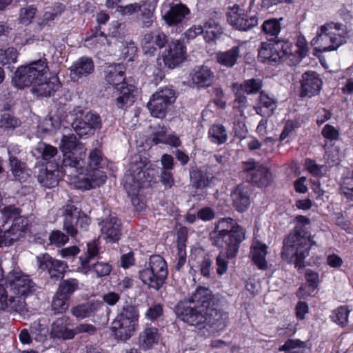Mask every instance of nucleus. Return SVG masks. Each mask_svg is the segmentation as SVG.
<instances>
[{
	"mask_svg": "<svg viewBox=\"0 0 353 353\" xmlns=\"http://www.w3.org/2000/svg\"><path fill=\"white\" fill-rule=\"evenodd\" d=\"M101 236L109 243L117 241L121 234V223L116 216H109L101 222Z\"/></svg>",
	"mask_w": 353,
	"mask_h": 353,
	"instance_id": "nucleus-20",
	"label": "nucleus"
},
{
	"mask_svg": "<svg viewBox=\"0 0 353 353\" xmlns=\"http://www.w3.org/2000/svg\"><path fill=\"white\" fill-rule=\"evenodd\" d=\"M227 21L234 28L247 31L258 24L256 16L248 15L239 5L229 7L227 11Z\"/></svg>",
	"mask_w": 353,
	"mask_h": 353,
	"instance_id": "nucleus-12",
	"label": "nucleus"
},
{
	"mask_svg": "<svg viewBox=\"0 0 353 353\" xmlns=\"http://www.w3.org/2000/svg\"><path fill=\"white\" fill-rule=\"evenodd\" d=\"M68 317H61L56 320L52 325L51 335L57 339L63 340L74 338V330L68 328Z\"/></svg>",
	"mask_w": 353,
	"mask_h": 353,
	"instance_id": "nucleus-31",
	"label": "nucleus"
},
{
	"mask_svg": "<svg viewBox=\"0 0 353 353\" xmlns=\"http://www.w3.org/2000/svg\"><path fill=\"white\" fill-rule=\"evenodd\" d=\"M160 339V334L154 327H146L139 334L138 345L143 350H148L157 344Z\"/></svg>",
	"mask_w": 353,
	"mask_h": 353,
	"instance_id": "nucleus-25",
	"label": "nucleus"
},
{
	"mask_svg": "<svg viewBox=\"0 0 353 353\" xmlns=\"http://www.w3.org/2000/svg\"><path fill=\"white\" fill-rule=\"evenodd\" d=\"M90 223V218L84 213L78 211L74 205H68L66 206L63 214V229L70 236H76L77 234V226L83 230H86Z\"/></svg>",
	"mask_w": 353,
	"mask_h": 353,
	"instance_id": "nucleus-11",
	"label": "nucleus"
},
{
	"mask_svg": "<svg viewBox=\"0 0 353 353\" xmlns=\"http://www.w3.org/2000/svg\"><path fill=\"white\" fill-rule=\"evenodd\" d=\"M345 33V28L341 24L327 23L320 27L316 37L312 40V44L318 52L335 50L346 41L347 33Z\"/></svg>",
	"mask_w": 353,
	"mask_h": 353,
	"instance_id": "nucleus-5",
	"label": "nucleus"
},
{
	"mask_svg": "<svg viewBox=\"0 0 353 353\" xmlns=\"http://www.w3.org/2000/svg\"><path fill=\"white\" fill-rule=\"evenodd\" d=\"M6 283H8L14 293L18 295L17 297L20 298L28 296L34 290V283L29 276L19 269H14L8 273Z\"/></svg>",
	"mask_w": 353,
	"mask_h": 353,
	"instance_id": "nucleus-13",
	"label": "nucleus"
},
{
	"mask_svg": "<svg viewBox=\"0 0 353 353\" xmlns=\"http://www.w3.org/2000/svg\"><path fill=\"white\" fill-rule=\"evenodd\" d=\"M37 261L39 268L47 270L52 278L61 277L68 268L66 263L54 259L48 254L37 256Z\"/></svg>",
	"mask_w": 353,
	"mask_h": 353,
	"instance_id": "nucleus-19",
	"label": "nucleus"
},
{
	"mask_svg": "<svg viewBox=\"0 0 353 353\" xmlns=\"http://www.w3.org/2000/svg\"><path fill=\"white\" fill-rule=\"evenodd\" d=\"M9 160L11 170L15 179L19 181L23 179L26 175L24 164L17 158L11 155H10Z\"/></svg>",
	"mask_w": 353,
	"mask_h": 353,
	"instance_id": "nucleus-50",
	"label": "nucleus"
},
{
	"mask_svg": "<svg viewBox=\"0 0 353 353\" xmlns=\"http://www.w3.org/2000/svg\"><path fill=\"white\" fill-rule=\"evenodd\" d=\"M208 134L211 141L217 144L225 143L228 139L226 130L222 125H212Z\"/></svg>",
	"mask_w": 353,
	"mask_h": 353,
	"instance_id": "nucleus-45",
	"label": "nucleus"
},
{
	"mask_svg": "<svg viewBox=\"0 0 353 353\" xmlns=\"http://www.w3.org/2000/svg\"><path fill=\"white\" fill-rule=\"evenodd\" d=\"M60 148L63 153L77 152L85 154V148L77 141L74 134H68L62 137Z\"/></svg>",
	"mask_w": 353,
	"mask_h": 353,
	"instance_id": "nucleus-37",
	"label": "nucleus"
},
{
	"mask_svg": "<svg viewBox=\"0 0 353 353\" xmlns=\"http://www.w3.org/2000/svg\"><path fill=\"white\" fill-rule=\"evenodd\" d=\"M140 11L141 13L139 21L141 26L146 28L151 27L154 21V8L150 6H147L144 3Z\"/></svg>",
	"mask_w": 353,
	"mask_h": 353,
	"instance_id": "nucleus-47",
	"label": "nucleus"
},
{
	"mask_svg": "<svg viewBox=\"0 0 353 353\" xmlns=\"http://www.w3.org/2000/svg\"><path fill=\"white\" fill-rule=\"evenodd\" d=\"M87 246L88 250L84 258L80 257L81 266L79 268V271L84 274H87L91 270L89 263L99 254V248L95 242H90L87 244Z\"/></svg>",
	"mask_w": 353,
	"mask_h": 353,
	"instance_id": "nucleus-38",
	"label": "nucleus"
},
{
	"mask_svg": "<svg viewBox=\"0 0 353 353\" xmlns=\"http://www.w3.org/2000/svg\"><path fill=\"white\" fill-rule=\"evenodd\" d=\"M307 283L312 292H313L317 287L319 283V277L317 272L311 270H307L305 274Z\"/></svg>",
	"mask_w": 353,
	"mask_h": 353,
	"instance_id": "nucleus-62",
	"label": "nucleus"
},
{
	"mask_svg": "<svg viewBox=\"0 0 353 353\" xmlns=\"http://www.w3.org/2000/svg\"><path fill=\"white\" fill-rule=\"evenodd\" d=\"M5 312L23 315L28 310L23 299L9 296L4 285L0 283V313Z\"/></svg>",
	"mask_w": 353,
	"mask_h": 353,
	"instance_id": "nucleus-16",
	"label": "nucleus"
},
{
	"mask_svg": "<svg viewBox=\"0 0 353 353\" xmlns=\"http://www.w3.org/2000/svg\"><path fill=\"white\" fill-rule=\"evenodd\" d=\"M165 261L160 255H153L150 258L148 267L139 271V278L149 288L159 290L168 276Z\"/></svg>",
	"mask_w": 353,
	"mask_h": 353,
	"instance_id": "nucleus-8",
	"label": "nucleus"
},
{
	"mask_svg": "<svg viewBox=\"0 0 353 353\" xmlns=\"http://www.w3.org/2000/svg\"><path fill=\"white\" fill-rule=\"evenodd\" d=\"M37 12V9L33 6L23 8L20 10L19 19L21 23L28 25L30 23L32 19Z\"/></svg>",
	"mask_w": 353,
	"mask_h": 353,
	"instance_id": "nucleus-56",
	"label": "nucleus"
},
{
	"mask_svg": "<svg viewBox=\"0 0 353 353\" xmlns=\"http://www.w3.org/2000/svg\"><path fill=\"white\" fill-rule=\"evenodd\" d=\"M165 66L172 69L180 65L186 58V48L179 40H172L161 55Z\"/></svg>",
	"mask_w": 353,
	"mask_h": 353,
	"instance_id": "nucleus-15",
	"label": "nucleus"
},
{
	"mask_svg": "<svg viewBox=\"0 0 353 353\" xmlns=\"http://www.w3.org/2000/svg\"><path fill=\"white\" fill-rule=\"evenodd\" d=\"M190 177L194 185L197 188L208 186L213 179V176L207 170H194L190 172Z\"/></svg>",
	"mask_w": 353,
	"mask_h": 353,
	"instance_id": "nucleus-40",
	"label": "nucleus"
},
{
	"mask_svg": "<svg viewBox=\"0 0 353 353\" xmlns=\"http://www.w3.org/2000/svg\"><path fill=\"white\" fill-rule=\"evenodd\" d=\"M243 170L246 173L247 180L259 187H265L271 181L272 175L268 169L255 161L245 162Z\"/></svg>",
	"mask_w": 353,
	"mask_h": 353,
	"instance_id": "nucleus-14",
	"label": "nucleus"
},
{
	"mask_svg": "<svg viewBox=\"0 0 353 353\" xmlns=\"http://www.w3.org/2000/svg\"><path fill=\"white\" fill-rule=\"evenodd\" d=\"M307 51V46L303 38H299L295 46L292 44V54L288 55V59L293 63H299Z\"/></svg>",
	"mask_w": 353,
	"mask_h": 353,
	"instance_id": "nucleus-42",
	"label": "nucleus"
},
{
	"mask_svg": "<svg viewBox=\"0 0 353 353\" xmlns=\"http://www.w3.org/2000/svg\"><path fill=\"white\" fill-rule=\"evenodd\" d=\"M276 107V100L266 92H260L259 105L255 108L258 114L263 117H269L273 114Z\"/></svg>",
	"mask_w": 353,
	"mask_h": 353,
	"instance_id": "nucleus-34",
	"label": "nucleus"
},
{
	"mask_svg": "<svg viewBox=\"0 0 353 353\" xmlns=\"http://www.w3.org/2000/svg\"><path fill=\"white\" fill-rule=\"evenodd\" d=\"M83 118L85 122L90 127L92 134L95 130H99L101 128V120L98 114L90 112L86 113Z\"/></svg>",
	"mask_w": 353,
	"mask_h": 353,
	"instance_id": "nucleus-57",
	"label": "nucleus"
},
{
	"mask_svg": "<svg viewBox=\"0 0 353 353\" xmlns=\"http://www.w3.org/2000/svg\"><path fill=\"white\" fill-rule=\"evenodd\" d=\"M208 310V311L205 312V314L206 315L205 323L212 326H215L219 330L224 329L228 321V313L217 310L213 307Z\"/></svg>",
	"mask_w": 353,
	"mask_h": 353,
	"instance_id": "nucleus-35",
	"label": "nucleus"
},
{
	"mask_svg": "<svg viewBox=\"0 0 353 353\" xmlns=\"http://www.w3.org/2000/svg\"><path fill=\"white\" fill-rule=\"evenodd\" d=\"M103 160L101 151L98 148H94L90 152L88 158V164L90 168H95L101 164Z\"/></svg>",
	"mask_w": 353,
	"mask_h": 353,
	"instance_id": "nucleus-61",
	"label": "nucleus"
},
{
	"mask_svg": "<svg viewBox=\"0 0 353 353\" xmlns=\"http://www.w3.org/2000/svg\"><path fill=\"white\" fill-rule=\"evenodd\" d=\"M19 52L14 48H8L6 50H0V63L10 65L15 63L17 61Z\"/></svg>",
	"mask_w": 353,
	"mask_h": 353,
	"instance_id": "nucleus-49",
	"label": "nucleus"
},
{
	"mask_svg": "<svg viewBox=\"0 0 353 353\" xmlns=\"http://www.w3.org/2000/svg\"><path fill=\"white\" fill-rule=\"evenodd\" d=\"M292 54V43L288 41L263 42L259 50V58L263 62L287 61L288 55Z\"/></svg>",
	"mask_w": 353,
	"mask_h": 353,
	"instance_id": "nucleus-9",
	"label": "nucleus"
},
{
	"mask_svg": "<svg viewBox=\"0 0 353 353\" xmlns=\"http://www.w3.org/2000/svg\"><path fill=\"white\" fill-rule=\"evenodd\" d=\"M37 179L43 186L48 188H54L58 184L57 171L42 169L38 174Z\"/></svg>",
	"mask_w": 353,
	"mask_h": 353,
	"instance_id": "nucleus-41",
	"label": "nucleus"
},
{
	"mask_svg": "<svg viewBox=\"0 0 353 353\" xmlns=\"http://www.w3.org/2000/svg\"><path fill=\"white\" fill-rule=\"evenodd\" d=\"M49 74L46 60L39 59L19 67L12 77V83L17 88L22 89L33 85L36 81Z\"/></svg>",
	"mask_w": 353,
	"mask_h": 353,
	"instance_id": "nucleus-6",
	"label": "nucleus"
},
{
	"mask_svg": "<svg viewBox=\"0 0 353 353\" xmlns=\"http://www.w3.org/2000/svg\"><path fill=\"white\" fill-rule=\"evenodd\" d=\"M239 54L240 48L234 46L226 51L219 52L216 55V61L223 66L232 68L236 64Z\"/></svg>",
	"mask_w": 353,
	"mask_h": 353,
	"instance_id": "nucleus-36",
	"label": "nucleus"
},
{
	"mask_svg": "<svg viewBox=\"0 0 353 353\" xmlns=\"http://www.w3.org/2000/svg\"><path fill=\"white\" fill-rule=\"evenodd\" d=\"M159 178L165 188H171L174 185V179L171 170H163Z\"/></svg>",
	"mask_w": 353,
	"mask_h": 353,
	"instance_id": "nucleus-64",
	"label": "nucleus"
},
{
	"mask_svg": "<svg viewBox=\"0 0 353 353\" xmlns=\"http://www.w3.org/2000/svg\"><path fill=\"white\" fill-rule=\"evenodd\" d=\"M316 245L310 234L301 230L296 229L284 240L281 257L288 263H293L300 269L304 266V260L309 255L311 247Z\"/></svg>",
	"mask_w": 353,
	"mask_h": 353,
	"instance_id": "nucleus-2",
	"label": "nucleus"
},
{
	"mask_svg": "<svg viewBox=\"0 0 353 353\" xmlns=\"http://www.w3.org/2000/svg\"><path fill=\"white\" fill-rule=\"evenodd\" d=\"M105 79L119 92L117 97V105L119 108H124L132 105L134 101L135 87L125 81L123 65H109L105 70Z\"/></svg>",
	"mask_w": 353,
	"mask_h": 353,
	"instance_id": "nucleus-4",
	"label": "nucleus"
},
{
	"mask_svg": "<svg viewBox=\"0 0 353 353\" xmlns=\"http://www.w3.org/2000/svg\"><path fill=\"white\" fill-rule=\"evenodd\" d=\"M63 154V165L65 168V173H68L70 176H72L76 179L84 171L83 159L85 157V154H81V152H77Z\"/></svg>",
	"mask_w": 353,
	"mask_h": 353,
	"instance_id": "nucleus-18",
	"label": "nucleus"
},
{
	"mask_svg": "<svg viewBox=\"0 0 353 353\" xmlns=\"http://www.w3.org/2000/svg\"><path fill=\"white\" fill-rule=\"evenodd\" d=\"M350 312L347 307L341 306L333 311L331 318L333 321L343 327L347 323Z\"/></svg>",
	"mask_w": 353,
	"mask_h": 353,
	"instance_id": "nucleus-52",
	"label": "nucleus"
},
{
	"mask_svg": "<svg viewBox=\"0 0 353 353\" xmlns=\"http://www.w3.org/2000/svg\"><path fill=\"white\" fill-rule=\"evenodd\" d=\"M77 177L78 179L74 183H76L78 188L85 190L99 187L105 183L106 179L104 172L97 168H92L86 174L85 176Z\"/></svg>",
	"mask_w": 353,
	"mask_h": 353,
	"instance_id": "nucleus-23",
	"label": "nucleus"
},
{
	"mask_svg": "<svg viewBox=\"0 0 353 353\" xmlns=\"http://www.w3.org/2000/svg\"><path fill=\"white\" fill-rule=\"evenodd\" d=\"M92 269L98 277L108 276L111 272V266L105 262H97Z\"/></svg>",
	"mask_w": 353,
	"mask_h": 353,
	"instance_id": "nucleus-60",
	"label": "nucleus"
},
{
	"mask_svg": "<svg viewBox=\"0 0 353 353\" xmlns=\"http://www.w3.org/2000/svg\"><path fill=\"white\" fill-rule=\"evenodd\" d=\"M68 239V236L59 230L53 231L50 235V243L58 247L65 245Z\"/></svg>",
	"mask_w": 353,
	"mask_h": 353,
	"instance_id": "nucleus-58",
	"label": "nucleus"
},
{
	"mask_svg": "<svg viewBox=\"0 0 353 353\" xmlns=\"http://www.w3.org/2000/svg\"><path fill=\"white\" fill-rule=\"evenodd\" d=\"M139 316V311L134 305H124L112 323L116 338L121 341L129 339L138 327Z\"/></svg>",
	"mask_w": 353,
	"mask_h": 353,
	"instance_id": "nucleus-7",
	"label": "nucleus"
},
{
	"mask_svg": "<svg viewBox=\"0 0 353 353\" xmlns=\"http://www.w3.org/2000/svg\"><path fill=\"white\" fill-rule=\"evenodd\" d=\"M26 224L23 222V223H14L8 230L3 233V243L6 245H11L19 239L23 234Z\"/></svg>",
	"mask_w": 353,
	"mask_h": 353,
	"instance_id": "nucleus-39",
	"label": "nucleus"
},
{
	"mask_svg": "<svg viewBox=\"0 0 353 353\" xmlns=\"http://www.w3.org/2000/svg\"><path fill=\"white\" fill-rule=\"evenodd\" d=\"M189 301L194 304V307L208 311L212 307V292L206 288L199 287L195 292L192 294L189 298Z\"/></svg>",
	"mask_w": 353,
	"mask_h": 353,
	"instance_id": "nucleus-24",
	"label": "nucleus"
},
{
	"mask_svg": "<svg viewBox=\"0 0 353 353\" xmlns=\"http://www.w3.org/2000/svg\"><path fill=\"white\" fill-rule=\"evenodd\" d=\"M232 203L240 212L245 211L250 203L248 190L243 185H238L231 193Z\"/></svg>",
	"mask_w": 353,
	"mask_h": 353,
	"instance_id": "nucleus-29",
	"label": "nucleus"
},
{
	"mask_svg": "<svg viewBox=\"0 0 353 353\" xmlns=\"http://www.w3.org/2000/svg\"><path fill=\"white\" fill-rule=\"evenodd\" d=\"M60 86L59 79L54 75H45L43 79L32 85V92L38 97H50Z\"/></svg>",
	"mask_w": 353,
	"mask_h": 353,
	"instance_id": "nucleus-21",
	"label": "nucleus"
},
{
	"mask_svg": "<svg viewBox=\"0 0 353 353\" xmlns=\"http://www.w3.org/2000/svg\"><path fill=\"white\" fill-rule=\"evenodd\" d=\"M245 230L233 219L222 218L216 223L215 228L210 233L212 244L220 248H225V254L221 252L216 257V272L219 275L228 269L225 258H234L240 244L245 239Z\"/></svg>",
	"mask_w": 353,
	"mask_h": 353,
	"instance_id": "nucleus-1",
	"label": "nucleus"
},
{
	"mask_svg": "<svg viewBox=\"0 0 353 353\" xmlns=\"http://www.w3.org/2000/svg\"><path fill=\"white\" fill-rule=\"evenodd\" d=\"M35 152L45 161H50L57 154V149L45 143H39L35 148Z\"/></svg>",
	"mask_w": 353,
	"mask_h": 353,
	"instance_id": "nucleus-48",
	"label": "nucleus"
},
{
	"mask_svg": "<svg viewBox=\"0 0 353 353\" xmlns=\"http://www.w3.org/2000/svg\"><path fill=\"white\" fill-rule=\"evenodd\" d=\"M69 307V298L65 297L57 292L52 303V308L55 313L65 312Z\"/></svg>",
	"mask_w": 353,
	"mask_h": 353,
	"instance_id": "nucleus-51",
	"label": "nucleus"
},
{
	"mask_svg": "<svg viewBox=\"0 0 353 353\" xmlns=\"http://www.w3.org/2000/svg\"><path fill=\"white\" fill-rule=\"evenodd\" d=\"M192 83L200 88H207L213 84L214 73L205 65L198 67L192 74Z\"/></svg>",
	"mask_w": 353,
	"mask_h": 353,
	"instance_id": "nucleus-27",
	"label": "nucleus"
},
{
	"mask_svg": "<svg viewBox=\"0 0 353 353\" xmlns=\"http://www.w3.org/2000/svg\"><path fill=\"white\" fill-rule=\"evenodd\" d=\"M182 320L190 325L199 326L206 322L205 311L197 307H185L181 313Z\"/></svg>",
	"mask_w": 353,
	"mask_h": 353,
	"instance_id": "nucleus-33",
	"label": "nucleus"
},
{
	"mask_svg": "<svg viewBox=\"0 0 353 353\" xmlns=\"http://www.w3.org/2000/svg\"><path fill=\"white\" fill-rule=\"evenodd\" d=\"M150 161L140 154L132 157L127 173L123 177V186L129 196H134L145 182L153 179Z\"/></svg>",
	"mask_w": 353,
	"mask_h": 353,
	"instance_id": "nucleus-3",
	"label": "nucleus"
},
{
	"mask_svg": "<svg viewBox=\"0 0 353 353\" xmlns=\"http://www.w3.org/2000/svg\"><path fill=\"white\" fill-rule=\"evenodd\" d=\"M240 91H243L248 94H256L263 87V81L259 79H250L239 84Z\"/></svg>",
	"mask_w": 353,
	"mask_h": 353,
	"instance_id": "nucleus-46",
	"label": "nucleus"
},
{
	"mask_svg": "<svg viewBox=\"0 0 353 353\" xmlns=\"http://www.w3.org/2000/svg\"><path fill=\"white\" fill-rule=\"evenodd\" d=\"M231 88L236 96L233 102L234 108L240 112L241 116H244L243 110L248 106L247 97L241 92L240 87L237 83H232Z\"/></svg>",
	"mask_w": 353,
	"mask_h": 353,
	"instance_id": "nucleus-44",
	"label": "nucleus"
},
{
	"mask_svg": "<svg viewBox=\"0 0 353 353\" xmlns=\"http://www.w3.org/2000/svg\"><path fill=\"white\" fill-rule=\"evenodd\" d=\"M72 128L80 137L92 134L89 125L85 122L84 118L76 119L72 123Z\"/></svg>",
	"mask_w": 353,
	"mask_h": 353,
	"instance_id": "nucleus-55",
	"label": "nucleus"
},
{
	"mask_svg": "<svg viewBox=\"0 0 353 353\" xmlns=\"http://www.w3.org/2000/svg\"><path fill=\"white\" fill-rule=\"evenodd\" d=\"M168 43V38L164 32L154 30L143 34L141 48L145 55L153 56L157 52V49L163 48Z\"/></svg>",
	"mask_w": 353,
	"mask_h": 353,
	"instance_id": "nucleus-17",
	"label": "nucleus"
},
{
	"mask_svg": "<svg viewBox=\"0 0 353 353\" xmlns=\"http://www.w3.org/2000/svg\"><path fill=\"white\" fill-rule=\"evenodd\" d=\"M262 29L265 34L276 36L281 32V27L279 20L271 19L264 21Z\"/></svg>",
	"mask_w": 353,
	"mask_h": 353,
	"instance_id": "nucleus-53",
	"label": "nucleus"
},
{
	"mask_svg": "<svg viewBox=\"0 0 353 353\" xmlns=\"http://www.w3.org/2000/svg\"><path fill=\"white\" fill-rule=\"evenodd\" d=\"M19 125V121L8 113H4L0 119V127L1 128L11 129Z\"/></svg>",
	"mask_w": 353,
	"mask_h": 353,
	"instance_id": "nucleus-59",
	"label": "nucleus"
},
{
	"mask_svg": "<svg viewBox=\"0 0 353 353\" xmlns=\"http://www.w3.org/2000/svg\"><path fill=\"white\" fill-rule=\"evenodd\" d=\"M4 222L8 221L10 219L14 220V223H23L24 220L20 217H18L19 212L17 208L14 206L10 205L4 208L1 212Z\"/></svg>",
	"mask_w": 353,
	"mask_h": 353,
	"instance_id": "nucleus-54",
	"label": "nucleus"
},
{
	"mask_svg": "<svg viewBox=\"0 0 353 353\" xmlns=\"http://www.w3.org/2000/svg\"><path fill=\"white\" fill-rule=\"evenodd\" d=\"M322 81L316 72H305L302 76L301 96L311 97L319 93Z\"/></svg>",
	"mask_w": 353,
	"mask_h": 353,
	"instance_id": "nucleus-22",
	"label": "nucleus"
},
{
	"mask_svg": "<svg viewBox=\"0 0 353 353\" xmlns=\"http://www.w3.org/2000/svg\"><path fill=\"white\" fill-rule=\"evenodd\" d=\"M94 70V63L91 59L82 57L75 61L71 67L70 76L72 80L77 81L79 79L86 77Z\"/></svg>",
	"mask_w": 353,
	"mask_h": 353,
	"instance_id": "nucleus-28",
	"label": "nucleus"
},
{
	"mask_svg": "<svg viewBox=\"0 0 353 353\" xmlns=\"http://www.w3.org/2000/svg\"><path fill=\"white\" fill-rule=\"evenodd\" d=\"M190 14L189 8L184 4L176 3L163 15V19L168 26L181 23Z\"/></svg>",
	"mask_w": 353,
	"mask_h": 353,
	"instance_id": "nucleus-26",
	"label": "nucleus"
},
{
	"mask_svg": "<svg viewBox=\"0 0 353 353\" xmlns=\"http://www.w3.org/2000/svg\"><path fill=\"white\" fill-rule=\"evenodd\" d=\"M203 27L207 34H212L211 39H216L222 33L219 24L213 21L205 23Z\"/></svg>",
	"mask_w": 353,
	"mask_h": 353,
	"instance_id": "nucleus-63",
	"label": "nucleus"
},
{
	"mask_svg": "<svg viewBox=\"0 0 353 353\" xmlns=\"http://www.w3.org/2000/svg\"><path fill=\"white\" fill-rule=\"evenodd\" d=\"M103 305V303L99 301H89L72 307L71 313L77 318L85 319L94 315Z\"/></svg>",
	"mask_w": 353,
	"mask_h": 353,
	"instance_id": "nucleus-30",
	"label": "nucleus"
},
{
	"mask_svg": "<svg viewBox=\"0 0 353 353\" xmlns=\"http://www.w3.org/2000/svg\"><path fill=\"white\" fill-rule=\"evenodd\" d=\"M267 245L259 241H254L252 245L251 256L254 263L260 270L268 268V262L265 256L268 254Z\"/></svg>",
	"mask_w": 353,
	"mask_h": 353,
	"instance_id": "nucleus-32",
	"label": "nucleus"
},
{
	"mask_svg": "<svg viewBox=\"0 0 353 353\" xmlns=\"http://www.w3.org/2000/svg\"><path fill=\"white\" fill-rule=\"evenodd\" d=\"M175 99V93L171 88L165 87L158 90L152 95L147 105L151 115L163 118L168 107L174 102Z\"/></svg>",
	"mask_w": 353,
	"mask_h": 353,
	"instance_id": "nucleus-10",
	"label": "nucleus"
},
{
	"mask_svg": "<svg viewBox=\"0 0 353 353\" xmlns=\"http://www.w3.org/2000/svg\"><path fill=\"white\" fill-rule=\"evenodd\" d=\"M79 288V281L76 279H63L59 284L57 292L65 297L70 298V296Z\"/></svg>",
	"mask_w": 353,
	"mask_h": 353,
	"instance_id": "nucleus-43",
	"label": "nucleus"
}]
</instances>
